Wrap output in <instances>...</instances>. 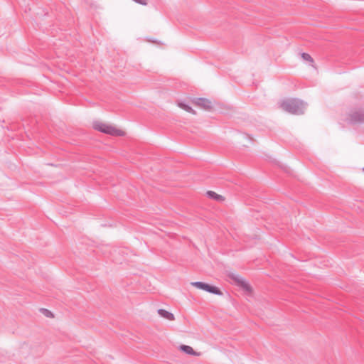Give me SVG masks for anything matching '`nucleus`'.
Segmentation results:
<instances>
[{
  "label": "nucleus",
  "mask_w": 364,
  "mask_h": 364,
  "mask_svg": "<svg viewBox=\"0 0 364 364\" xmlns=\"http://www.w3.org/2000/svg\"><path fill=\"white\" fill-rule=\"evenodd\" d=\"M282 108L291 114H302L306 107L305 103L296 98L284 101L281 105Z\"/></svg>",
  "instance_id": "1"
},
{
  "label": "nucleus",
  "mask_w": 364,
  "mask_h": 364,
  "mask_svg": "<svg viewBox=\"0 0 364 364\" xmlns=\"http://www.w3.org/2000/svg\"><path fill=\"white\" fill-rule=\"evenodd\" d=\"M93 127L95 130L112 136H122L124 134L122 130L100 122H94Z\"/></svg>",
  "instance_id": "2"
},
{
  "label": "nucleus",
  "mask_w": 364,
  "mask_h": 364,
  "mask_svg": "<svg viewBox=\"0 0 364 364\" xmlns=\"http://www.w3.org/2000/svg\"><path fill=\"white\" fill-rule=\"evenodd\" d=\"M346 121L350 124H364V109L362 108L351 109Z\"/></svg>",
  "instance_id": "3"
},
{
  "label": "nucleus",
  "mask_w": 364,
  "mask_h": 364,
  "mask_svg": "<svg viewBox=\"0 0 364 364\" xmlns=\"http://www.w3.org/2000/svg\"><path fill=\"white\" fill-rule=\"evenodd\" d=\"M230 278L235 282L238 286H240L245 291L250 292L252 291V287L248 282L245 279L240 276L239 274L232 273L229 275Z\"/></svg>",
  "instance_id": "4"
},
{
  "label": "nucleus",
  "mask_w": 364,
  "mask_h": 364,
  "mask_svg": "<svg viewBox=\"0 0 364 364\" xmlns=\"http://www.w3.org/2000/svg\"><path fill=\"white\" fill-rule=\"evenodd\" d=\"M196 105L200 107L205 109H210L212 108V102L207 98L199 97L193 100Z\"/></svg>",
  "instance_id": "5"
},
{
  "label": "nucleus",
  "mask_w": 364,
  "mask_h": 364,
  "mask_svg": "<svg viewBox=\"0 0 364 364\" xmlns=\"http://www.w3.org/2000/svg\"><path fill=\"white\" fill-rule=\"evenodd\" d=\"M191 284L193 287H196L197 289L203 290L206 292H208L209 289L211 286L210 284H208L203 282H193L191 283Z\"/></svg>",
  "instance_id": "6"
},
{
  "label": "nucleus",
  "mask_w": 364,
  "mask_h": 364,
  "mask_svg": "<svg viewBox=\"0 0 364 364\" xmlns=\"http://www.w3.org/2000/svg\"><path fill=\"white\" fill-rule=\"evenodd\" d=\"M157 311H158V314L161 317H163L168 321H173L175 319L174 315L171 312L168 311L164 309H159Z\"/></svg>",
  "instance_id": "7"
},
{
  "label": "nucleus",
  "mask_w": 364,
  "mask_h": 364,
  "mask_svg": "<svg viewBox=\"0 0 364 364\" xmlns=\"http://www.w3.org/2000/svg\"><path fill=\"white\" fill-rule=\"evenodd\" d=\"M179 349L187 355H198L197 353L192 347L186 345H181Z\"/></svg>",
  "instance_id": "8"
},
{
  "label": "nucleus",
  "mask_w": 364,
  "mask_h": 364,
  "mask_svg": "<svg viewBox=\"0 0 364 364\" xmlns=\"http://www.w3.org/2000/svg\"><path fill=\"white\" fill-rule=\"evenodd\" d=\"M207 196L210 198L215 200L217 201H222L224 200V197L221 195L217 194L215 192L212 191H208L206 192Z\"/></svg>",
  "instance_id": "9"
},
{
  "label": "nucleus",
  "mask_w": 364,
  "mask_h": 364,
  "mask_svg": "<svg viewBox=\"0 0 364 364\" xmlns=\"http://www.w3.org/2000/svg\"><path fill=\"white\" fill-rule=\"evenodd\" d=\"M178 105L179 107H181V109H184L185 111L189 112V113H192L193 114H196V112L193 109V108L188 105L187 104L186 102H179L178 103Z\"/></svg>",
  "instance_id": "10"
},
{
  "label": "nucleus",
  "mask_w": 364,
  "mask_h": 364,
  "mask_svg": "<svg viewBox=\"0 0 364 364\" xmlns=\"http://www.w3.org/2000/svg\"><path fill=\"white\" fill-rule=\"evenodd\" d=\"M208 293H210V294H213L215 295H218V296L223 295V292L220 291V289L219 288H218L217 287L213 286V285L210 286Z\"/></svg>",
  "instance_id": "11"
},
{
  "label": "nucleus",
  "mask_w": 364,
  "mask_h": 364,
  "mask_svg": "<svg viewBox=\"0 0 364 364\" xmlns=\"http://www.w3.org/2000/svg\"><path fill=\"white\" fill-rule=\"evenodd\" d=\"M301 58L306 61H309L310 63L314 62L312 57L307 53H302Z\"/></svg>",
  "instance_id": "12"
},
{
  "label": "nucleus",
  "mask_w": 364,
  "mask_h": 364,
  "mask_svg": "<svg viewBox=\"0 0 364 364\" xmlns=\"http://www.w3.org/2000/svg\"><path fill=\"white\" fill-rule=\"evenodd\" d=\"M40 311L48 318L53 317L52 312L47 309L42 308Z\"/></svg>",
  "instance_id": "13"
},
{
  "label": "nucleus",
  "mask_w": 364,
  "mask_h": 364,
  "mask_svg": "<svg viewBox=\"0 0 364 364\" xmlns=\"http://www.w3.org/2000/svg\"><path fill=\"white\" fill-rule=\"evenodd\" d=\"M363 170H364V168H363Z\"/></svg>",
  "instance_id": "14"
}]
</instances>
